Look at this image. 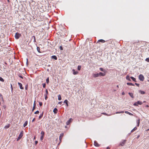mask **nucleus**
<instances>
[{"mask_svg": "<svg viewBox=\"0 0 149 149\" xmlns=\"http://www.w3.org/2000/svg\"><path fill=\"white\" fill-rule=\"evenodd\" d=\"M36 139V137L35 136L34 137V138H33V140H35V139Z\"/></svg>", "mask_w": 149, "mask_h": 149, "instance_id": "obj_59", "label": "nucleus"}, {"mask_svg": "<svg viewBox=\"0 0 149 149\" xmlns=\"http://www.w3.org/2000/svg\"><path fill=\"white\" fill-rule=\"evenodd\" d=\"M146 107H148L149 106L148 105H146Z\"/></svg>", "mask_w": 149, "mask_h": 149, "instance_id": "obj_58", "label": "nucleus"}, {"mask_svg": "<svg viewBox=\"0 0 149 149\" xmlns=\"http://www.w3.org/2000/svg\"><path fill=\"white\" fill-rule=\"evenodd\" d=\"M137 103H136H136H135L134 104V105L135 106H137Z\"/></svg>", "mask_w": 149, "mask_h": 149, "instance_id": "obj_48", "label": "nucleus"}, {"mask_svg": "<svg viewBox=\"0 0 149 149\" xmlns=\"http://www.w3.org/2000/svg\"><path fill=\"white\" fill-rule=\"evenodd\" d=\"M126 141L125 140H123L120 143V145L122 146H123L125 143Z\"/></svg>", "mask_w": 149, "mask_h": 149, "instance_id": "obj_4", "label": "nucleus"}, {"mask_svg": "<svg viewBox=\"0 0 149 149\" xmlns=\"http://www.w3.org/2000/svg\"><path fill=\"white\" fill-rule=\"evenodd\" d=\"M135 84L138 87H139V84H137V83H135Z\"/></svg>", "mask_w": 149, "mask_h": 149, "instance_id": "obj_46", "label": "nucleus"}, {"mask_svg": "<svg viewBox=\"0 0 149 149\" xmlns=\"http://www.w3.org/2000/svg\"><path fill=\"white\" fill-rule=\"evenodd\" d=\"M124 112V111H121L120 112V113H123Z\"/></svg>", "mask_w": 149, "mask_h": 149, "instance_id": "obj_56", "label": "nucleus"}, {"mask_svg": "<svg viewBox=\"0 0 149 149\" xmlns=\"http://www.w3.org/2000/svg\"><path fill=\"white\" fill-rule=\"evenodd\" d=\"M126 78L127 79V80H128L129 81H130L131 80L130 79V77L128 75H127V76L126 77Z\"/></svg>", "mask_w": 149, "mask_h": 149, "instance_id": "obj_27", "label": "nucleus"}, {"mask_svg": "<svg viewBox=\"0 0 149 149\" xmlns=\"http://www.w3.org/2000/svg\"><path fill=\"white\" fill-rule=\"evenodd\" d=\"M27 86H26V87H25V89L27 90Z\"/></svg>", "mask_w": 149, "mask_h": 149, "instance_id": "obj_61", "label": "nucleus"}, {"mask_svg": "<svg viewBox=\"0 0 149 149\" xmlns=\"http://www.w3.org/2000/svg\"><path fill=\"white\" fill-rule=\"evenodd\" d=\"M127 84L128 85L133 86H134V84H133L132 83H127Z\"/></svg>", "mask_w": 149, "mask_h": 149, "instance_id": "obj_25", "label": "nucleus"}, {"mask_svg": "<svg viewBox=\"0 0 149 149\" xmlns=\"http://www.w3.org/2000/svg\"><path fill=\"white\" fill-rule=\"evenodd\" d=\"M139 92L141 94H145V92L141 90H140L139 91Z\"/></svg>", "mask_w": 149, "mask_h": 149, "instance_id": "obj_16", "label": "nucleus"}, {"mask_svg": "<svg viewBox=\"0 0 149 149\" xmlns=\"http://www.w3.org/2000/svg\"><path fill=\"white\" fill-rule=\"evenodd\" d=\"M19 77L22 79L23 78V77L22 76H21V75L19 76Z\"/></svg>", "mask_w": 149, "mask_h": 149, "instance_id": "obj_51", "label": "nucleus"}, {"mask_svg": "<svg viewBox=\"0 0 149 149\" xmlns=\"http://www.w3.org/2000/svg\"><path fill=\"white\" fill-rule=\"evenodd\" d=\"M130 78L134 81L136 82V79L132 77H131Z\"/></svg>", "mask_w": 149, "mask_h": 149, "instance_id": "obj_24", "label": "nucleus"}, {"mask_svg": "<svg viewBox=\"0 0 149 149\" xmlns=\"http://www.w3.org/2000/svg\"><path fill=\"white\" fill-rule=\"evenodd\" d=\"M43 137H44V136H41L40 139L41 141L43 139Z\"/></svg>", "mask_w": 149, "mask_h": 149, "instance_id": "obj_39", "label": "nucleus"}, {"mask_svg": "<svg viewBox=\"0 0 149 149\" xmlns=\"http://www.w3.org/2000/svg\"><path fill=\"white\" fill-rule=\"evenodd\" d=\"M62 103V102H58V104H61Z\"/></svg>", "mask_w": 149, "mask_h": 149, "instance_id": "obj_52", "label": "nucleus"}, {"mask_svg": "<svg viewBox=\"0 0 149 149\" xmlns=\"http://www.w3.org/2000/svg\"><path fill=\"white\" fill-rule=\"evenodd\" d=\"M139 79L141 81H143L144 79V77L142 74H140L139 77Z\"/></svg>", "mask_w": 149, "mask_h": 149, "instance_id": "obj_2", "label": "nucleus"}, {"mask_svg": "<svg viewBox=\"0 0 149 149\" xmlns=\"http://www.w3.org/2000/svg\"><path fill=\"white\" fill-rule=\"evenodd\" d=\"M32 38H33V42H36V37H35V36H33L32 37Z\"/></svg>", "mask_w": 149, "mask_h": 149, "instance_id": "obj_23", "label": "nucleus"}, {"mask_svg": "<svg viewBox=\"0 0 149 149\" xmlns=\"http://www.w3.org/2000/svg\"><path fill=\"white\" fill-rule=\"evenodd\" d=\"M72 120V119L70 118L69 120H68L66 122V124L67 125H69L71 122Z\"/></svg>", "mask_w": 149, "mask_h": 149, "instance_id": "obj_8", "label": "nucleus"}, {"mask_svg": "<svg viewBox=\"0 0 149 149\" xmlns=\"http://www.w3.org/2000/svg\"><path fill=\"white\" fill-rule=\"evenodd\" d=\"M51 58L52 59H54L55 60H56L57 59V57L55 55L52 56H51Z\"/></svg>", "mask_w": 149, "mask_h": 149, "instance_id": "obj_12", "label": "nucleus"}, {"mask_svg": "<svg viewBox=\"0 0 149 149\" xmlns=\"http://www.w3.org/2000/svg\"><path fill=\"white\" fill-rule=\"evenodd\" d=\"M81 68V66L80 65H78L77 67V69L79 70H80Z\"/></svg>", "mask_w": 149, "mask_h": 149, "instance_id": "obj_28", "label": "nucleus"}, {"mask_svg": "<svg viewBox=\"0 0 149 149\" xmlns=\"http://www.w3.org/2000/svg\"><path fill=\"white\" fill-rule=\"evenodd\" d=\"M125 113H127V114H128V113H129V112L128 111H125Z\"/></svg>", "mask_w": 149, "mask_h": 149, "instance_id": "obj_50", "label": "nucleus"}, {"mask_svg": "<svg viewBox=\"0 0 149 149\" xmlns=\"http://www.w3.org/2000/svg\"><path fill=\"white\" fill-rule=\"evenodd\" d=\"M105 42V41L103 39H100L98 40V42H100L102 43H104Z\"/></svg>", "mask_w": 149, "mask_h": 149, "instance_id": "obj_14", "label": "nucleus"}, {"mask_svg": "<svg viewBox=\"0 0 149 149\" xmlns=\"http://www.w3.org/2000/svg\"><path fill=\"white\" fill-rule=\"evenodd\" d=\"M11 89H12V90H13V87H12V85L11 84Z\"/></svg>", "mask_w": 149, "mask_h": 149, "instance_id": "obj_60", "label": "nucleus"}, {"mask_svg": "<svg viewBox=\"0 0 149 149\" xmlns=\"http://www.w3.org/2000/svg\"><path fill=\"white\" fill-rule=\"evenodd\" d=\"M64 103H65L66 104H67V103H68V101L67 100H65L64 101Z\"/></svg>", "mask_w": 149, "mask_h": 149, "instance_id": "obj_33", "label": "nucleus"}, {"mask_svg": "<svg viewBox=\"0 0 149 149\" xmlns=\"http://www.w3.org/2000/svg\"><path fill=\"white\" fill-rule=\"evenodd\" d=\"M35 118H33V119L32 120V122H34L35 121Z\"/></svg>", "mask_w": 149, "mask_h": 149, "instance_id": "obj_49", "label": "nucleus"}, {"mask_svg": "<svg viewBox=\"0 0 149 149\" xmlns=\"http://www.w3.org/2000/svg\"><path fill=\"white\" fill-rule=\"evenodd\" d=\"M39 113V111H37L34 113V114H38Z\"/></svg>", "mask_w": 149, "mask_h": 149, "instance_id": "obj_36", "label": "nucleus"}, {"mask_svg": "<svg viewBox=\"0 0 149 149\" xmlns=\"http://www.w3.org/2000/svg\"><path fill=\"white\" fill-rule=\"evenodd\" d=\"M58 99L59 100H60L61 99V97L60 95H59L58 96Z\"/></svg>", "mask_w": 149, "mask_h": 149, "instance_id": "obj_26", "label": "nucleus"}, {"mask_svg": "<svg viewBox=\"0 0 149 149\" xmlns=\"http://www.w3.org/2000/svg\"><path fill=\"white\" fill-rule=\"evenodd\" d=\"M23 135V131H22L20 134H19L18 137L17 139V141H19L20 139L22 137Z\"/></svg>", "mask_w": 149, "mask_h": 149, "instance_id": "obj_1", "label": "nucleus"}, {"mask_svg": "<svg viewBox=\"0 0 149 149\" xmlns=\"http://www.w3.org/2000/svg\"><path fill=\"white\" fill-rule=\"evenodd\" d=\"M117 87L118 88H119V86H118V85H117Z\"/></svg>", "mask_w": 149, "mask_h": 149, "instance_id": "obj_64", "label": "nucleus"}, {"mask_svg": "<svg viewBox=\"0 0 149 149\" xmlns=\"http://www.w3.org/2000/svg\"><path fill=\"white\" fill-rule=\"evenodd\" d=\"M140 119H139L138 120H137L136 121V122H137V126L138 127H139V124H140Z\"/></svg>", "mask_w": 149, "mask_h": 149, "instance_id": "obj_19", "label": "nucleus"}, {"mask_svg": "<svg viewBox=\"0 0 149 149\" xmlns=\"http://www.w3.org/2000/svg\"><path fill=\"white\" fill-rule=\"evenodd\" d=\"M0 95H1V96L2 97V98L3 100V97L2 95L1 94H0Z\"/></svg>", "mask_w": 149, "mask_h": 149, "instance_id": "obj_54", "label": "nucleus"}, {"mask_svg": "<svg viewBox=\"0 0 149 149\" xmlns=\"http://www.w3.org/2000/svg\"><path fill=\"white\" fill-rule=\"evenodd\" d=\"M33 106H36V101H35L34 102Z\"/></svg>", "mask_w": 149, "mask_h": 149, "instance_id": "obj_45", "label": "nucleus"}, {"mask_svg": "<svg viewBox=\"0 0 149 149\" xmlns=\"http://www.w3.org/2000/svg\"><path fill=\"white\" fill-rule=\"evenodd\" d=\"M28 124V121H26L25 123H24L23 125V126L24 127H25Z\"/></svg>", "mask_w": 149, "mask_h": 149, "instance_id": "obj_15", "label": "nucleus"}, {"mask_svg": "<svg viewBox=\"0 0 149 149\" xmlns=\"http://www.w3.org/2000/svg\"><path fill=\"white\" fill-rule=\"evenodd\" d=\"M39 105L40 106H42V102H39Z\"/></svg>", "mask_w": 149, "mask_h": 149, "instance_id": "obj_43", "label": "nucleus"}, {"mask_svg": "<svg viewBox=\"0 0 149 149\" xmlns=\"http://www.w3.org/2000/svg\"><path fill=\"white\" fill-rule=\"evenodd\" d=\"M43 112H42V113L40 114V116L39 117V119H40L43 116Z\"/></svg>", "mask_w": 149, "mask_h": 149, "instance_id": "obj_17", "label": "nucleus"}, {"mask_svg": "<svg viewBox=\"0 0 149 149\" xmlns=\"http://www.w3.org/2000/svg\"><path fill=\"white\" fill-rule=\"evenodd\" d=\"M18 84L19 85V87H20V88L21 89H24V88L22 87V84L21 83H19V82H18Z\"/></svg>", "mask_w": 149, "mask_h": 149, "instance_id": "obj_7", "label": "nucleus"}, {"mask_svg": "<svg viewBox=\"0 0 149 149\" xmlns=\"http://www.w3.org/2000/svg\"><path fill=\"white\" fill-rule=\"evenodd\" d=\"M128 114L129 115H133V114L132 113H130L129 112V113Z\"/></svg>", "mask_w": 149, "mask_h": 149, "instance_id": "obj_53", "label": "nucleus"}, {"mask_svg": "<svg viewBox=\"0 0 149 149\" xmlns=\"http://www.w3.org/2000/svg\"><path fill=\"white\" fill-rule=\"evenodd\" d=\"M94 146L96 147H99L100 146V145L96 141H94Z\"/></svg>", "mask_w": 149, "mask_h": 149, "instance_id": "obj_5", "label": "nucleus"}, {"mask_svg": "<svg viewBox=\"0 0 149 149\" xmlns=\"http://www.w3.org/2000/svg\"><path fill=\"white\" fill-rule=\"evenodd\" d=\"M120 113V112H117L116 113Z\"/></svg>", "mask_w": 149, "mask_h": 149, "instance_id": "obj_62", "label": "nucleus"}, {"mask_svg": "<svg viewBox=\"0 0 149 149\" xmlns=\"http://www.w3.org/2000/svg\"><path fill=\"white\" fill-rule=\"evenodd\" d=\"M41 134L42 136H44L45 133L43 131H42L41 132Z\"/></svg>", "mask_w": 149, "mask_h": 149, "instance_id": "obj_30", "label": "nucleus"}, {"mask_svg": "<svg viewBox=\"0 0 149 149\" xmlns=\"http://www.w3.org/2000/svg\"><path fill=\"white\" fill-rule=\"evenodd\" d=\"M42 86H43V87L44 88H45V86H46V84L45 83L43 84Z\"/></svg>", "mask_w": 149, "mask_h": 149, "instance_id": "obj_38", "label": "nucleus"}, {"mask_svg": "<svg viewBox=\"0 0 149 149\" xmlns=\"http://www.w3.org/2000/svg\"><path fill=\"white\" fill-rule=\"evenodd\" d=\"M49 82V77L46 79V82L47 84H48Z\"/></svg>", "mask_w": 149, "mask_h": 149, "instance_id": "obj_31", "label": "nucleus"}, {"mask_svg": "<svg viewBox=\"0 0 149 149\" xmlns=\"http://www.w3.org/2000/svg\"><path fill=\"white\" fill-rule=\"evenodd\" d=\"M10 126V125L9 124H8V125H6L4 127V128L5 129H8V128Z\"/></svg>", "mask_w": 149, "mask_h": 149, "instance_id": "obj_22", "label": "nucleus"}, {"mask_svg": "<svg viewBox=\"0 0 149 149\" xmlns=\"http://www.w3.org/2000/svg\"><path fill=\"white\" fill-rule=\"evenodd\" d=\"M0 81L2 82H3L4 81V80L1 77H0Z\"/></svg>", "mask_w": 149, "mask_h": 149, "instance_id": "obj_29", "label": "nucleus"}, {"mask_svg": "<svg viewBox=\"0 0 149 149\" xmlns=\"http://www.w3.org/2000/svg\"><path fill=\"white\" fill-rule=\"evenodd\" d=\"M93 76L94 77H97L99 76V74L98 73L97 74H93Z\"/></svg>", "mask_w": 149, "mask_h": 149, "instance_id": "obj_10", "label": "nucleus"}, {"mask_svg": "<svg viewBox=\"0 0 149 149\" xmlns=\"http://www.w3.org/2000/svg\"><path fill=\"white\" fill-rule=\"evenodd\" d=\"M146 61L147 62H149V58H147L146 59Z\"/></svg>", "mask_w": 149, "mask_h": 149, "instance_id": "obj_35", "label": "nucleus"}, {"mask_svg": "<svg viewBox=\"0 0 149 149\" xmlns=\"http://www.w3.org/2000/svg\"><path fill=\"white\" fill-rule=\"evenodd\" d=\"M63 133L61 134L60 137H59V140L61 141L62 139V137H63Z\"/></svg>", "mask_w": 149, "mask_h": 149, "instance_id": "obj_11", "label": "nucleus"}, {"mask_svg": "<svg viewBox=\"0 0 149 149\" xmlns=\"http://www.w3.org/2000/svg\"><path fill=\"white\" fill-rule=\"evenodd\" d=\"M99 76H104L105 75H106V73L105 72H104V73H103L101 72H100L99 73Z\"/></svg>", "mask_w": 149, "mask_h": 149, "instance_id": "obj_6", "label": "nucleus"}, {"mask_svg": "<svg viewBox=\"0 0 149 149\" xmlns=\"http://www.w3.org/2000/svg\"><path fill=\"white\" fill-rule=\"evenodd\" d=\"M45 92H46V94L45 95H48V90L47 89L46 90Z\"/></svg>", "mask_w": 149, "mask_h": 149, "instance_id": "obj_34", "label": "nucleus"}, {"mask_svg": "<svg viewBox=\"0 0 149 149\" xmlns=\"http://www.w3.org/2000/svg\"><path fill=\"white\" fill-rule=\"evenodd\" d=\"M8 2L9 3L10 2L9 0H7Z\"/></svg>", "mask_w": 149, "mask_h": 149, "instance_id": "obj_63", "label": "nucleus"}, {"mask_svg": "<svg viewBox=\"0 0 149 149\" xmlns=\"http://www.w3.org/2000/svg\"><path fill=\"white\" fill-rule=\"evenodd\" d=\"M136 103L138 104L141 105L143 104V103L142 102L138 101L136 102Z\"/></svg>", "mask_w": 149, "mask_h": 149, "instance_id": "obj_21", "label": "nucleus"}, {"mask_svg": "<svg viewBox=\"0 0 149 149\" xmlns=\"http://www.w3.org/2000/svg\"><path fill=\"white\" fill-rule=\"evenodd\" d=\"M36 108V106H33V108L32 109V111H33Z\"/></svg>", "mask_w": 149, "mask_h": 149, "instance_id": "obj_37", "label": "nucleus"}, {"mask_svg": "<svg viewBox=\"0 0 149 149\" xmlns=\"http://www.w3.org/2000/svg\"><path fill=\"white\" fill-rule=\"evenodd\" d=\"M72 71L73 72V74L74 75L77 74H78V72L77 71H75V70L73 69L72 70Z\"/></svg>", "mask_w": 149, "mask_h": 149, "instance_id": "obj_9", "label": "nucleus"}, {"mask_svg": "<svg viewBox=\"0 0 149 149\" xmlns=\"http://www.w3.org/2000/svg\"><path fill=\"white\" fill-rule=\"evenodd\" d=\"M102 114H104V115H105L108 116L107 114V113H102Z\"/></svg>", "mask_w": 149, "mask_h": 149, "instance_id": "obj_44", "label": "nucleus"}, {"mask_svg": "<svg viewBox=\"0 0 149 149\" xmlns=\"http://www.w3.org/2000/svg\"><path fill=\"white\" fill-rule=\"evenodd\" d=\"M128 94L132 98H134L133 94L132 93H129Z\"/></svg>", "mask_w": 149, "mask_h": 149, "instance_id": "obj_18", "label": "nucleus"}, {"mask_svg": "<svg viewBox=\"0 0 149 149\" xmlns=\"http://www.w3.org/2000/svg\"><path fill=\"white\" fill-rule=\"evenodd\" d=\"M21 36V34L19 33H15V37L16 39H18Z\"/></svg>", "mask_w": 149, "mask_h": 149, "instance_id": "obj_3", "label": "nucleus"}, {"mask_svg": "<svg viewBox=\"0 0 149 149\" xmlns=\"http://www.w3.org/2000/svg\"><path fill=\"white\" fill-rule=\"evenodd\" d=\"M38 143V141H35V144L36 145Z\"/></svg>", "mask_w": 149, "mask_h": 149, "instance_id": "obj_47", "label": "nucleus"}, {"mask_svg": "<svg viewBox=\"0 0 149 149\" xmlns=\"http://www.w3.org/2000/svg\"><path fill=\"white\" fill-rule=\"evenodd\" d=\"M45 95V100H47V95Z\"/></svg>", "mask_w": 149, "mask_h": 149, "instance_id": "obj_42", "label": "nucleus"}, {"mask_svg": "<svg viewBox=\"0 0 149 149\" xmlns=\"http://www.w3.org/2000/svg\"><path fill=\"white\" fill-rule=\"evenodd\" d=\"M137 127H135L131 131V132H134L135 130H137Z\"/></svg>", "mask_w": 149, "mask_h": 149, "instance_id": "obj_20", "label": "nucleus"}, {"mask_svg": "<svg viewBox=\"0 0 149 149\" xmlns=\"http://www.w3.org/2000/svg\"><path fill=\"white\" fill-rule=\"evenodd\" d=\"M59 48H60V49L61 50H63V48L62 47V46H60V47H59Z\"/></svg>", "mask_w": 149, "mask_h": 149, "instance_id": "obj_40", "label": "nucleus"}, {"mask_svg": "<svg viewBox=\"0 0 149 149\" xmlns=\"http://www.w3.org/2000/svg\"><path fill=\"white\" fill-rule=\"evenodd\" d=\"M37 50L39 52H40V48L39 47H37Z\"/></svg>", "mask_w": 149, "mask_h": 149, "instance_id": "obj_32", "label": "nucleus"}, {"mask_svg": "<svg viewBox=\"0 0 149 149\" xmlns=\"http://www.w3.org/2000/svg\"><path fill=\"white\" fill-rule=\"evenodd\" d=\"M107 149H110V148L109 147H107Z\"/></svg>", "mask_w": 149, "mask_h": 149, "instance_id": "obj_57", "label": "nucleus"}, {"mask_svg": "<svg viewBox=\"0 0 149 149\" xmlns=\"http://www.w3.org/2000/svg\"><path fill=\"white\" fill-rule=\"evenodd\" d=\"M100 71H104V70H103V68H100Z\"/></svg>", "mask_w": 149, "mask_h": 149, "instance_id": "obj_41", "label": "nucleus"}, {"mask_svg": "<svg viewBox=\"0 0 149 149\" xmlns=\"http://www.w3.org/2000/svg\"><path fill=\"white\" fill-rule=\"evenodd\" d=\"M53 111L54 113H56L58 111V110L56 108H55L54 109Z\"/></svg>", "mask_w": 149, "mask_h": 149, "instance_id": "obj_13", "label": "nucleus"}, {"mask_svg": "<svg viewBox=\"0 0 149 149\" xmlns=\"http://www.w3.org/2000/svg\"><path fill=\"white\" fill-rule=\"evenodd\" d=\"M122 95H124L125 94V93L124 92H123L122 93Z\"/></svg>", "mask_w": 149, "mask_h": 149, "instance_id": "obj_55", "label": "nucleus"}]
</instances>
